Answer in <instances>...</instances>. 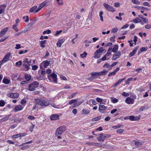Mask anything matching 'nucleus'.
<instances>
[{"label": "nucleus", "mask_w": 151, "mask_h": 151, "mask_svg": "<svg viewBox=\"0 0 151 151\" xmlns=\"http://www.w3.org/2000/svg\"><path fill=\"white\" fill-rule=\"evenodd\" d=\"M35 100L36 102V104L42 106H48L50 104L49 101H46L42 99H35Z\"/></svg>", "instance_id": "nucleus-1"}, {"label": "nucleus", "mask_w": 151, "mask_h": 151, "mask_svg": "<svg viewBox=\"0 0 151 151\" xmlns=\"http://www.w3.org/2000/svg\"><path fill=\"white\" fill-rule=\"evenodd\" d=\"M100 136L99 137L97 138V139L99 142H103L106 138H109L110 137V135L109 134H104L102 133L99 134Z\"/></svg>", "instance_id": "nucleus-2"}, {"label": "nucleus", "mask_w": 151, "mask_h": 151, "mask_svg": "<svg viewBox=\"0 0 151 151\" xmlns=\"http://www.w3.org/2000/svg\"><path fill=\"white\" fill-rule=\"evenodd\" d=\"M39 85V83L37 82L34 81L33 83L29 84L28 86V90L30 91H34Z\"/></svg>", "instance_id": "nucleus-3"}, {"label": "nucleus", "mask_w": 151, "mask_h": 151, "mask_svg": "<svg viewBox=\"0 0 151 151\" xmlns=\"http://www.w3.org/2000/svg\"><path fill=\"white\" fill-rule=\"evenodd\" d=\"M66 129V127L65 126L60 127L57 129L55 134H57L58 135H61Z\"/></svg>", "instance_id": "nucleus-4"}, {"label": "nucleus", "mask_w": 151, "mask_h": 151, "mask_svg": "<svg viewBox=\"0 0 151 151\" xmlns=\"http://www.w3.org/2000/svg\"><path fill=\"white\" fill-rule=\"evenodd\" d=\"M108 71L106 70H104L103 71L100 72H95L92 73V76H101L105 75L107 73Z\"/></svg>", "instance_id": "nucleus-5"}, {"label": "nucleus", "mask_w": 151, "mask_h": 151, "mask_svg": "<svg viewBox=\"0 0 151 151\" xmlns=\"http://www.w3.org/2000/svg\"><path fill=\"white\" fill-rule=\"evenodd\" d=\"M103 5L106 9L108 11L111 12H113L115 11V9L109 5L108 4L106 3H104V4Z\"/></svg>", "instance_id": "nucleus-6"}, {"label": "nucleus", "mask_w": 151, "mask_h": 151, "mask_svg": "<svg viewBox=\"0 0 151 151\" xmlns=\"http://www.w3.org/2000/svg\"><path fill=\"white\" fill-rule=\"evenodd\" d=\"M23 66L25 69V70L26 71H28L30 69V64L27 62V58H26L23 62Z\"/></svg>", "instance_id": "nucleus-7"}, {"label": "nucleus", "mask_w": 151, "mask_h": 151, "mask_svg": "<svg viewBox=\"0 0 151 151\" xmlns=\"http://www.w3.org/2000/svg\"><path fill=\"white\" fill-rule=\"evenodd\" d=\"M11 53L9 52L6 54L2 60L1 62H4V63L9 60V58L10 56Z\"/></svg>", "instance_id": "nucleus-8"}, {"label": "nucleus", "mask_w": 151, "mask_h": 151, "mask_svg": "<svg viewBox=\"0 0 151 151\" xmlns=\"http://www.w3.org/2000/svg\"><path fill=\"white\" fill-rule=\"evenodd\" d=\"M121 54L120 52H116L113 55L112 58V60H115L119 58L121 56Z\"/></svg>", "instance_id": "nucleus-9"}, {"label": "nucleus", "mask_w": 151, "mask_h": 151, "mask_svg": "<svg viewBox=\"0 0 151 151\" xmlns=\"http://www.w3.org/2000/svg\"><path fill=\"white\" fill-rule=\"evenodd\" d=\"M125 101V102L129 104H132L134 102V100L130 97H127Z\"/></svg>", "instance_id": "nucleus-10"}, {"label": "nucleus", "mask_w": 151, "mask_h": 151, "mask_svg": "<svg viewBox=\"0 0 151 151\" xmlns=\"http://www.w3.org/2000/svg\"><path fill=\"white\" fill-rule=\"evenodd\" d=\"M46 6V5L44 3V2H42L39 5V7L36 9V10H35V11L34 12V13H35L39 11L43 7Z\"/></svg>", "instance_id": "nucleus-11"}, {"label": "nucleus", "mask_w": 151, "mask_h": 151, "mask_svg": "<svg viewBox=\"0 0 151 151\" xmlns=\"http://www.w3.org/2000/svg\"><path fill=\"white\" fill-rule=\"evenodd\" d=\"M7 96L10 98H16L19 96V94L17 93H8Z\"/></svg>", "instance_id": "nucleus-12"}, {"label": "nucleus", "mask_w": 151, "mask_h": 151, "mask_svg": "<svg viewBox=\"0 0 151 151\" xmlns=\"http://www.w3.org/2000/svg\"><path fill=\"white\" fill-rule=\"evenodd\" d=\"M6 5L5 4L0 6V14H4Z\"/></svg>", "instance_id": "nucleus-13"}, {"label": "nucleus", "mask_w": 151, "mask_h": 151, "mask_svg": "<svg viewBox=\"0 0 151 151\" xmlns=\"http://www.w3.org/2000/svg\"><path fill=\"white\" fill-rule=\"evenodd\" d=\"M8 29V28L7 27L3 29L2 31L0 32V37H3L6 33Z\"/></svg>", "instance_id": "nucleus-14"}, {"label": "nucleus", "mask_w": 151, "mask_h": 151, "mask_svg": "<svg viewBox=\"0 0 151 151\" xmlns=\"http://www.w3.org/2000/svg\"><path fill=\"white\" fill-rule=\"evenodd\" d=\"M120 69V68L119 67L117 68L113 72L110 73L108 75V76H114L115 75L116 73Z\"/></svg>", "instance_id": "nucleus-15"}, {"label": "nucleus", "mask_w": 151, "mask_h": 151, "mask_svg": "<svg viewBox=\"0 0 151 151\" xmlns=\"http://www.w3.org/2000/svg\"><path fill=\"white\" fill-rule=\"evenodd\" d=\"M59 116L58 114H54L52 115L50 117L51 120H56L59 119Z\"/></svg>", "instance_id": "nucleus-16"}, {"label": "nucleus", "mask_w": 151, "mask_h": 151, "mask_svg": "<svg viewBox=\"0 0 151 151\" xmlns=\"http://www.w3.org/2000/svg\"><path fill=\"white\" fill-rule=\"evenodd\" d=\"M139 118H138L137 116L135 117L134 116H129V119L131 121H138Z\"/></svg>", "instance_id": "nucleus-17"}, {"label": "nucleus", "mask_w": 151, "mask_h": 151, "mask_svg": "<svg viewBox=\"0 0 151 151\" xmlns=\"http://www.w3.org/2000/svg\"><path fill=\"white\" fill-rule=\"evenodd\" d=\"M23 107L21 105H19L16 106L14 108V111L17 112L18 111L22 110Z\"/></svg>", "instance_id": "nucleus-18"}, {"label": "nucleus", "mask_w": 151, "mask_h": 151, "mask_svg": "<svg viewBox=\"0 0 151 151\" xmlns=\"http://www.w3.org/2000/svg\"><path fill=\"white\" fill-rule=\"evenodd\" d=\"M50 76L52 78H53V82L55 83H57V75L54 73H52L50 75Z\"/></svg>", "instance_id": "nucleus-19"}, {"label": "nucleus", "mask_w": 151, "mask_h": 151, "mask_svg": "<svg viewBox=\"0 0 151 151\" xmlns=\"http://www.w3.org/2000/svg\"><path fill=\"white\" fill-rule=\"evenodd\" d=\"M50 63V61L45 60L42 62V64L43 65L45 68H46L49 65Z\"/></svg>", "instance_id": "nucleus-20"}, {"label": "nucleus", "mask_w": 151, "mask_h": 151, "mask_svg": "<svg viewBox=\"0 0 151 151\" xmlns=\"http://www.w3.org/2000/svg\"><path fill=\"white\" fill-rule=\"evenodd\" d=\"M65 41V39L64 38L59 40L57 43V46L60 47L61 45Z\"/></svg>", "instance_id": "nucleus-21"}, {"label": "nucleus", "mask_w": 151, "mask_h": 151, "mask_svg": "<svg viewBox=\"0 0 151 151\" xmlns=\"http://www.w3.org/2000/svg\"><path fill=\"white\" fill-rule=\"evenodd\" d=\"M101 55V53L99 52H96V51L94 53V58L95 59H97L100 57Z\"/></svg>", "instance_id": "nucleus-22"}, {"label": "nucleus", "mask_w": 151, "mask_h": 151, "mask_svg": "<svg viewBox=\"0 0 151 151\" xmlns=\"http://www.w3.org/2000/svg\"><path fill=\"white\" fill-rule=\"evenodd\" d=\"M141 20L140 19L139 17H137L135 19H133V20H132L131 21V22H133L135 23H137L138 22H141Z\"/></svg>", "instance_id": "nucleus-23"}, {"label": "nucleus", "mask_w": 151, "mask_h": 151, "mask_svg": "<svg viewBox=\"0 0 151 151\" xmlns=\"http://www.w3.org/2000/svg\"><path fill=\"white\" fill-rule=\"evenodd\" d=\"M106 109H107V107L103 105H100L99 107V110L100 112H101V111L103 110H105Z\"/></svg>", "instance_id": "nucleus-24"}, {"label": "nucleus", "mask_w": 151, "mask_h": 151, "mask_svg": "<svg viewBox=\"0 0 151 151\" xmlns=\"http://www.w3.org/2000/svg\"><path fill=\"white\" fill-rule=\"evenodd\" d=\"M118 45H114V47L113 48L112 50V52H116L118 50Z\"/></svg>", "instance_id": "nucleus-25"}, {"label": "nucleus", "mask_w": 151, "mask_h": 151, "mask_svg": "<svg viewBox=\"0 0 151 151\" xmlns=\"http://www.w3.org/2000/svg\"><path fill=\"white\" fill-rule=\"evenodd\" d=\"M83 113H82L83 114H88L90 111L86 109H84L82 110Z\"/></svg>", "instance_id": "nucleus-26"}, {"label": "nucleus", "mask_w": 151, "mask_h": 151, "mask_svg": "<svg viewBox=\"0 0 151 151\" xmlns=\"http://www.w3.org/2000/svg\"><path fill=\"white\" fill-rule=\"evenodd\" d=\"M112 49V48L111 47H109L108 50L107 52L105 54L107 56H109L111 54V51Z\"/></svg>", "instance_id": "nucleus-27"}, {"label": "nucleus", "mask_w": 151, "mask_h": 151, "mask_svg": "<svg viewBox=\"0 0 151 151\" xmlns=\"http://www.w3.org/2000/svg\"><path fill=\"white\" fill-rule=\"evenodd\" d=\"M24 77L27 81L30 80L31 78V76L27 74L25 75Z\"/></svg>", "instance_id": "nucleus-28"}, {"label": "nucleus", "mask_w": 151, "mask_h": 151, "mask_svg": "<svg viewBox=\"0 0 151 151\" xmlns=\"http://www.w3.org/2000/svg\"><path fill=\"white\" fill-rule=\"evenodd\" d=\"M135 8H137V9H143V10H149V9L148 8L145 7L143 6H137L135 7Z\"/></svg>", "instance_id": "nucleus-29"}, {"label": "nucleus", "mask_w": 151, "mask_h": 151, "mask_svg": "<svg viewBox=\"0 0 151 151\" xmlns=\"http://www.w3.org/2000/svg\"><path fill=\"white\" fill-rule=\"evenodd\" d=\"M46 40L41 41L40 42V46L42 47H45V44L46 43Z\"/></svg>", "instance_id": "nucleus-30"}, {"label": "nucleus", "mask_w": 151, "mask_h": 151, "mask_svg": "<svg viewBox=\"0 0 151 151\" xmlns=\"http://www.w3.org/2000/svg\"><path fill=\"white\" fill-rule=\"evenodd\" d=\"M37 6H33L29 10V12H35V11L36 9H37Z\"/></svg>", "instance_id": "nucleus-31"}, {"label": "nucleus", "mask_w": 151, "mask_h": 151, "mask_svg": "<svg viewBox=\"0 0 151 151\" xmlns=\"http://www.w3.org/2000/svg\"><path fill=\"white\" fill-rule=\"evenodd\" d=\"M103 14V12L102 11H101L99 13V16L100 17V19L101 20L102 22H103L104 19L103 17L102 16V15Z\"/></svg>", "instance_id": "nucleus-32"}, {"label": "nucleus", "mask_w": 151, "mask_h": 151, "mask_svg": "<svg viewBox=\"0 0 151 151\" xmlns=\"http://www.w3.org/2000/svg\"><path fill=\"white\" fill-rule=\"evenodd\" d=\"M77 101V100L76 99H73L70 101L69 103L68 104H74Z\"/></svg>", "instance_id": "nucleus-33"}, {"label": "nucleus", "mask_w": 151, "mask_h": 151, "mask_svg": "<svg viewBox=\"0 0 151 151\" xmlns=\"http://www.w3.org/2000/svg\"><path fill=\"white\" fill-rule=\"evenodd\" d=\"M91 76L88 78L87 79L90 81H91L95 79L96 78L94 77V76H92V73H91Z\"/></svg>", "instance_id": "nucleus-34"}, {"label": "nucleus", "mask_w": 151, "mask_h": 151, "mask_svg": "<svg viewBox=\"0 0 151 151\" xmlns=\"http://www.w3.org/2000/svg\"><path fill=\"white\" fill-rule=\"evenodd\" d=\"M9 116H10L9 115H7L6 117L1 119V121L2 122L6 121L8 119Z\"/></svg>", "instance_id": "nucleus-35"}, {"label": "nucleus", "mask_w": 151, "mask_h": 151, "mask_svg": "<svg viewBox=\"0 0 151 151\" xmlns=\"http://www.w3.org/2000/svg\"><path fill=\"white\" fill-rule=\"evenodd\" d=\"M135 144L138 147H140L142 145L141 142L137 141H135Z\"/></svg>", "instance_id": "nucleus-36"}, {"label": "nucleus", "mask_w": 151, "mask_h": 151, "mask_svg": "<svg viewBox=\"0 0 151 151\" xmlns=\"http://www.w3.org/2000/svg\"><path fill=\"white\" fill-rule=\"evenodd\" d=\"M10 82V81L8 79L4 78L3 80V82L5 84H8Z\"/></svg>", "instance_id": "nucleus-37"}, {"label": "nucleus", "mask_w": 151, "mask_h": 151, "mask_svg": "<svg viewBox=\"0 0 151 151\" xmlns=\"http://www.w3.org/2000/svg\"><path fill=\"white\" fill-rule=\"evenodd\" d=\"M104 50H103V47H101L99 49L97 50L96 51V52H99L102 53Z\"/></svg>", "instance_id": "nucleus-38"}, {"label": "nucleus", "mask_w": 151, "mask_h": 151, "mask_svg": "<svg viewBox=\"0 0 151 151\" xmlns=\"http://www.w3.org/2000/svg\"><path fill=\"white\" fill-rule=\"evenodd\" d=\"M105 55L103 57L101 58V59L102 61H104L106 60H108L110 58H108Z\"/></svg>", "instance_id": "nucleus-39"}, {"label": "nucleus", "mask_w": 151, "mask_h": 151, "mask_svg": "<svg viewBox=\"0 0 151 151\" xmlns=\"http://www.w3.org/2000/svg\"><path fill=\"white\" fill-rule=\"evenodd\" d=\"M111 100L113 103H116L118 101V100L114 97H111Z\"/></svg>", "instance_id": "nucleus-40"}, {"label": "nucleus", "mask_w": 151, "mask_h": 151, "mask_svg": "<svg viewBox=\"0 0 151 151\" xmlns=\"http://www.w3.org/2000/svg\"><path fill=\"white\" fill-rule=\"evenodd\" d=\"M17 24H14V25H13V27H12L14 29L15 31L16 32H17L19 31V30L18 29V28L17 27Z\"/></svg>", "instance_id": "nucleus-41"}, {"label": "nucleus", "mask_w": 151, "mask_h": 151, "mask_svg": "<svg viewBox=\"0 0 151 151\" xmlns=\"http://www.w3.org/2000/svg\"><path fill=\"white\" fill-rule=\"evenodd\" d=\"M100 116H99L96 118H93L92 119L91 121L93 122L97 121L99 120V119L100 118Z\"/></svg>", "instance_id": "nucleus-42"}, {"label": "nucleus", "mask_w": 151, "mask_h": 151, "mask_svg": "<svg viewBox=\"0 0 151 151\" xmlns=\"http://www.w3.org/2000/svg\"><path fill=\"white\" fill-rule=\"evenodd\" d=\"M147 49V47H142L140 48V52H142L144 51H146Z\"/></svg>", "instance_id": "nucleus-43"}, {"label": "nucleus", "mask_w": 151, "mask_h": 151, "mask_svg": "<svg viewBox=\"0 0 151 151\" xmlns=\"http://www.w3.org/2000/svg\"><path fill=\"white\" fill-rule=\"evenodd\" d=\"M87 54V53L86 52H84L83 53L81 54L80 56L82 58H84L86 57Z\"/></svg>", "instance_id": "nucleus-44"}, {"label": "nucleus", "mask_w": 151, "mask_h": 151, "mask_svg": "<svg viewBox=\"0 0 151 151\" xmlns=\"http://www.w3.org/2000/svg\"><path fill=\"white\" fill-rule=\"evenodd\" d=\"M132 2L133 4H140L138 0H132Z\"/></svg>", "instance_id": "nucleus-45"}, {"label": "nucleus", "mask_w": 151, "mask_h": 151, "mask_svg": "<svg viewBox=\"0 0 151 151\" xmlns=\"http://www.w3.org/2000/svg\"><path fill=\"white\" fill-rule=\"evenodd\" d=\"M22 64V62L21 60L19 61L18 62H17L15 63L16 66H20Z\"/></svg>", "instance_id": "nucleus-46"}, {"label": "nucleus", "mask_w": 151, "mask_h": 151, "mask_svg": "<svg viewBox=\"0 0 151 151\" xmlns=\"http://www.w3.org/2000/svg\"><path fill=\"white\" fill-rule=\"evenodd\" d=\"M50 0H46L44 1V3L46 6H47L49 5V4H50Z\"/></svg>", "instance_id": "nucleus-47"}, {"label": "nucleus", "mask_w": 151, "mask_h": 151, "mask_svg": "<svg viewBox=\"0 0 151 151\" xmlns=\"http://www.w3.org/2000/svg\"><path fill=\"white\" fill-rule=\"evenodd\" d=\"M132 80V78H128L127 80L125 81V83L126 84H128L129 83V82L131 81Z\"/></svg>", "instance_id": "nucleus-48"}, {"label": "nucleus", "mask_w": 151, "mask_h": 151, "mask_svg": "<svg viewBox=\"0 0 151 151\" xmlns=\"http://www.w3.org/2000/svg\"><path fill=\"white\" fill-rule=\"evenodd\" d=\"M142 5L145 6H147L148 7H150V5L149 4V3L147 2H144L143 3Z\"/></svg>", "instance_id": "nucleus-49"}, {"label": "nucleus", "mask_w": 151, "mask_h": 151, "mask_svg": "<svg viewBox=\"0 0 151 151\" xmlns=\"http://www.w3.org/2000/svg\"><path fill=\"white\" fill-rule=\"evenodd\" d=\"M26 101H27L25 99H23L21 100V104H22L24 105L25 104L26 102Z\"/></svg>", "instance_id": "nucleus-50"}, {"label": "nucleus", "mask_w": 151, "mask_h": 151, "mask_svg": "<svg viewBox=\"0 0 151 151\" xmlns=\"http://www.w3.org/2000/svg\"><path fill=\"white\" fill-rule=\"evenodd\" d=\"M111 67V65H109L108 63H106L103 66V67H106L107 68H109Z\"/></svg>", "instance_id": "nucleus-51"}, {"label": "nucleus", "mask_w": 151, "mask_h": 151, "mask_svg": "<svg viewBox=\"0 0 151 151\" xmlns=\"http://www.w3.org/2000/svg\"><path fill=\"white\" fill-rule=\"evenodd\" d=\"M122 94V96H129V94L128 93H126L124 92H123Z\"/></svg>", "instance_id": "nucleus-52"}, {"label": "nucleus", "mask_w": 151, "mask_h": 151, "mask_svg": "<svg viewBox=\"0 0 151 151\" xmlns=\"http://www.w3.org/2000/svg\"><path fill=\"white\" fill-rule=\"evenodd\" d=\"M24 32L22 31L20 32H19L18 33H17L15 34L14 36H18L20 35H21L22 33H23Z\"/></svg>", "instance_id": "nucleus-53"}, {"label": "nucleus", "mask_w": 151, "mask_h": 151, "mask_svg": "<svg viewBox=\"0 0 151 151\" xmlns=\"http://www.w3.org/2000/svg\"><path fill=\"white\" fill-rule=\"evenodd\" d=\"M9 37H4L2 38H1V40H0V42H2L6 40Z\"/></svg>", "instance_id": "nucleus-54"}, {"label": "nucleus", "mask_w": 151, "mask_h": 151, "mask_svg": "<svg viewBox=\"0 0 151 151\" xmlns=\"http://www.w3.org/2000/svg\"><path fill=\"white\" fill-rule=\"evenodd\" d=\"M124 129H117L116 130V132H117L119 133H121L123 132H124Z\"/></svg>", "instance_id": "nucleus-55"}, {"label": "nucleus", "mask_w": 151, "mask_h": 151, "mask_svg": "<svg viewBox=\"0 0 151 151\" xmlns=\"http://www.w3.org/2000/svg\"><path fill=\"white\" fill-rule=\"evenodd\" d=\"M95 144L94 146H97L98 147H103L102 145L100 143L95 142Z\"/></svg>", "instance_id": "nucleus-56"}, {"label": "nucleus", "mask_w": 151, "mask_h": 151, "mask_svg": "<svg viewBox=\"0 0 151 151\" xmlns=\"http://www.w3.org/2000/svg\"><path fill=\"white\" fill-rule=\"evenodd\" d=\"M123 126L122 125H117L116 126H113V127L114 129H116L120 128L121 126Z\"/></svg>", "instance_id": "nucleus-57"}, {"label": "nucleus", "mask_w": 151, "mask_h": 151, "mask_svg": "<svg viewBox=\"0 0 151 151\" xmlns=\"http://www.w3.org/2000/svg\"><path fill=\"white\" fill-rule=\"evenodd\" d=\"M115 36L114 35L112 37H111L110 39V41L111 42H114L115 41Z\"/></svg>", "instance_id": "nucleus-58"}, {"label": "nucleus", "mask_w": 151, "mask_h": 151, "mask_svg": "<svg viewBox=\"0 0 151 151\" xmlns=\"http://www.w3.org/2000/svg\"><path fill=\"white\" fill-rule=\"evenodd\" d=\"M5 105V102L4 101L1 100L0 101V106H3Z\"/></svg>", "instance_id": "nucleus-59"}, {"label": "nucleus", "mask_w": 151, "mask_h": 151, "mask_svg": "<svg viewBox=\"0 0 151 151\" xmlns=\"http://www.w3.org/2000/svg\"><path fill=\"white\" fill-rule=\"evenodd\" d=\"M60 77L62 80H65V81L67 80V79L66 78V77L64 76L61 75L60 76Z\"/></svg>", "instance_id": "nucleus-60"}, {"label": "nucleus", "mask_w": 151, "mask_h": 151, "mask_svg": "<svg viewBox=\"0 0 151 151\" xmlns=\"http://www.w3.org/2000/svg\"><path fill=\"white\" fill-rule=\"evenodd\" d=\"M125 79V78H124L122 79H120L116 83L118 85L121 82H122L123 80H124Z\"/></svg>", "instance_id": "nucleus-61"}, {"label": "nucleus", "mask_w": 151, "mask_h": 151, "mask_svg": "<svg viewBox=\"0 0 151 151\" xmlns=\"http://www.w3.org/2000/svg\"><path fill=\"white\" fill-rule=\"evenodd\" d=\"M145 28L146 29H149L151 28V25L148 24L145 25Z\"/></svg>", "instance_id": "nucleus-62"}, {"label": "nucleus", "mask_w": 151, "mask_h": 151, "mask_svg": "<svg viewBox=\"0 0 151 151\" xmlns=\"http://www.w3.org/2000/svg\"><path fill=\"white\" fill-rule=\"evenodd\" d=\"M51 31L50 30H47L44 31L43 32V34H44L45 33H47V34H49L51 33Z\"/></svg>", "instance_id": "nucleus-63"}, {"label": "nucleus", "mask_w": 151, "mask_h": 151, "mask_svg": "<svg viewBox=\"0 0 151 151\" xmlns=\"http://www.w3.org/2000/svg\"><path fill=\"white\" fill-rule=\"evenodd\" d=\"M136 53L135 52H134V51H132L131 52L129 55V57H131L132 56H133Z\"/></svg>", "instance_id": "nucleus-64"}]
</instances>
